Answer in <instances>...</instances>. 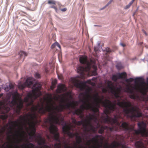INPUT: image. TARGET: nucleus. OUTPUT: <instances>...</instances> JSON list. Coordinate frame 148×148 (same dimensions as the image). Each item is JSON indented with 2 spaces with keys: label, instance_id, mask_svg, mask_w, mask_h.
<instances>
[{
  "label": "nucleus",
  "instance_id": "nucleus-24",
  "mask_svg": "<svg viewBox=\"0 0 148 148\" xmlns=\"http://www.w3.org/2000/svg\"><path fill=\"white\" fill-rule=\"evenodd\" d=\"M99 48L98 47H94V50L95 51H98L99 49Z\"/></svg>",
  "mask_w": 148,
  "mask_h": 148
},
{
  "label": "nucleus",
  "instance_id": "nucleus-38",
  "mask_svg": "<svg viewBox=\"0 0 148 148\" xmlns=\"http://www.w3.org/2000/svg\"><path fill=\"white\" fill-rule=\"evenodd\" d=\"M24 144H22L21 145V146L23 147V148H25V147H23Z\"/></svg>",
  "mask_w": 148,
  "mask_h": 148
},
{
  "label": "nucleus",
  "instance_id": "nucleus-8",
  "mask_svg": "<svg viewBox=\"0 0 148 148\" xmlns=\"http://www.w3.org/2000/svg\"><path fill=\"white\" fill-rule=\"evenodd\" d=\"M97 118V119L98 121V123H99L98 124L99 125V127H98L97 128H96V130H96L95 131H92L93 132H95L97 131V129L99 127H100V129L98 131V133L99 134H102V133H103L104 132V130L105 129H107V130L109 129V130L110 131H112L113 128H112V127H109L107 126H101L99 123V120Z\"/></svg>",
  "mask_w": 148,
  "mask_h": 148
},
{
  "label": "nucleus",
  "instance_id": "nucleus-16",
  "mask_svg": "<svg viewBox=\"0 0 148 148\" xmlns=\"http://www.w3.org/2000/svg\"><path fill=\"white\" fill-rule=\"evenodd\" d=\"M93 67L94 68V70L92 72V74L93 75L95 76L97 75V73L96 72L97 70V67L95 66L94 65H92Z\"/></svg>",
  "mask_w": 148,
  "mask_h": 148
},
{
  "label": "nucleus",
  "instance_id": "nucleus-20",
  "mask_svg": "<svg viewBox=\"0 0 148 148\" xmlns=\"http://www.w3.org/2000/svg\"><path fill=\"white\" fill-rule=\"evenodd\" d=\"M105 51L108 52H111V50L109 48H106L105 49Z\"/></svg>",
  "mask_w": 148,
  "mask_h": 148
},
{
  "label": "nucleus",
  "instance_id": "nucleus-18",
  "mask_svg": "<svg viewBox=\"0 0 148 148\" xmlns=\"http://www.w3.org/2000/svg\"><path fill=\"white\" fill-rule=\"evenodd\" d=\"M48 3L49 4H56V2L55 1L52 0L51 1L49 0L48 1Z\"/></svg>",
  "mask_w": 148,
  "mask_h": 148
},
{
  "label": "nucleus",
  "instance_id": "nucleus-6",
  "mask_svg": "<svg viewBox=\"0 0 148 148\" xmlns=\"http://www.w3.org/2000/svg\"><path fill=\"white\" fill-rule=\"evenodd\" d=\"M138 129L135 130V132L137 134L141 133L143 131L145 130L146 125L144 122L142 121L138 123Z\"/></svg>",
  "mask_w": 148,
  "mask_h": 148
},
{
  "label": "nucleus",
  "instance_id": "nucleus-34",
  "mask_svg": "<svg viewBox=\"0 0 148 148\" xmlns=\"http://www.w3.org/2000/svg\"><path fill=\"white\" fill-rule=\"evenodd\" d=\"M1 86V87H0V91L1 90V88H3L4 87H3V85H2Z\"/></svg>",
  "mask_w": 148,
  "mask_h": 148
},
{
  "label": "nucleus",
  "instance_id": "nucleus-10",
  "mask_svg": "<svg viewBox=\"0 0 148 148\" xmlns=\"http://www.w3.org/2000/svg\"><path fill=\"white\" fill-rule=\"evenodd\" d=\"M6 84V86L3 88L4 90L6 92L10 90L13 89L14 88V86L11 83L8 85H7V83Z\"/></svg>",
  "mask_w": 148,
  "mask_h": 148
},
{
  "label": "nucleus",
  "instance_id": "nucleus-27",
  "mask_svg": "<svg viewBox=\"0 0 148 148\" xmlns=\"http://www.w3.org/2000/svg\"><path fill=\"white\" fill-rule=\"evenodd\" d=\"M56 46V45L55 44V42L52 45H51V48H54Z\"/></svg>",
  "mask_w": 148,
  "mask_h": 148
},
{
  "label": "nucleus",
  "instance_id": "nucleus-15",
  "mask_svg": "<svg viewBox=\"0 0 148 148\" xmlns=\"http://www.w3.org/2000/svg\"><path fill=\"white\" fill-rule=\"evenodd\" d=\"M26 85L25 83L22 84L20 83L18 84V87L21 89H23Z\"/></svg>",
  "mask_w": 148,
  "mask_h": 148
},
{
  "label": "nucleus",
  "instance_id": "nucleus-17",
  "mask_svg": "<svg viewBox=\"0 0 148 148\" xmlns=\"http://www.w3.org/2000/svg\"><path fill=\"white\" fill-rule=\"evenodd\" d=\"M57 83V80L56 79H54L52 82V85L53 88L55 87V86Z\"/></svg>",
  "mask_w": 148,
  "mask_h": 148
},
{
  "label": "nucleus",
  "instance_id": "nucleus-41",
  "mask_svg": "<svg viewBox=\"0 0 148 148\" xmlns=\"http://www.w3.org/2000/svg\"><path fill=\"white\" fill-rule=\"evenodd\" d=\"M138 7L136 9V11H135V12H136L138 10Z\"/></svg>",
  "mask_w": 148,
  "mask_h": 148
},
{
  "label": "nucleus",
  "instance_id": "nucleus-2",
  "mask_svg": "<svg viewBox=\"0 0 148 148\" xmlns=\"http://www.w3.org/2000/svg\"><path fill=\"white\" fill-rule=\"evenodd\" d=\"M93 111L92 114L89 113L86 115V118H84V119H82L81 121H77L75 119H73L72 122L73 123L77 125H82L83 126L84 132L81 133V135L77 132L74 133L70 132L66 123L65 125L63 126L62 130L64 134H67L70 138L75 137L76 142H74L73 147H74V144H75L78 147L80 146V144H82L87 148L86 145L82 141V139H84V136L87 134L88 132L95 131L96 128L99 126L95 111L94 110Z\"/></svg>",
  "mask_w": 148,
  "mask_h": 148
},
{
  "label": "nucleus",
  "instance_id": "nucleus-30",
  "mask_svg": "<svg viewBox=\"0 0 148 148\" xmlns=\"http://www.w3.org/2000/svg\"><path fill=\"white\" fill-rule=\"evenodd\" d=\"M110 3L108 2L105 6V7L106 8L107 6H108L109 5H110Z\"/></svg>",
  "mask_w": 148,
  "mask_h": 148
},
{
  "label": "nucleus",
  "instance_id": "nucleus-40",
  "mask_svg": "<svg viewBox=\"0 0 148 148\" xmlns=\"http://www.w3.org/2000/svg\"><path fill=\"white\" fill-rule=\"evenodd\" d=\"M106 8V7H105V6H104V7H103L102 8H101V10H103L104 9V8Z\"/></svg>",
  "mask_w": 148,
  "mask_h": 148
},
{
  "label": "nucleus",
  "instance_id": "nucleus-11",
  "mask_svg": "<svg viewBox=\"0 0 148 148\" xmlns=\"http://www.w3.org/2000/svg\"><path fill=\"white\" fill-rule=\"evenodd\" d=\"M119 125L121 126V127L125 131H128L129 130L130 128L128 127V123L126 122H123L121 125Z\"/></svg>",
  "mask_w": 148,
  "mask_h": 148
},
{
  "label": "nucleus",
  "instance_id": "nucleus-21",
  "mask_svg": "<svg viewBox=\"0 0 148 148\" xmlns=\"http://www.w3.org/2000/svg\"><path fill=\"white\" fill-rule=\"evenodd\" d=\"M131 5L129 3L128 5H126L124 9H128Z\"/></svg>",
  "mask_w": 148,
  "mask_h": 148
},
{
  "label": "nucleus",
  "instance_id": "nucleus-26",
  "mask_svg": "<svg viewBox=\"0 0 148 148\" xmlns=\"http://www.w3.org/2000/svg\"><path fill=\"white\" fill-rule=\"evenodd\" d=\"M148 55H147L143 59H142V60L143 61L145 59L148 62V58H147Z\"/></svg>",
  "mask_w": 148,
  "mask_h": 148
},
{
  "label": "nucleus",
  "instance_id": "nucleus-4",
  "mask_svg": "<svg viewBox=\"0 0 148 148\" xmlns=\"http://www.w3.org/2000/svg\"><path fill=\"white\" fill-rule=\"evenodd\" d=\"M80 63L84 65V66H79L77 69V71L79 75L81 78H84L85 77L84 72H89L92 67V63L93 61L90 60V62L88 60L87 57L85 56H82L80 57L79 59Z\"/></svg>",
  "mask_w": 148,
  "mask_h": 148
},
{
  "label": "nucleus",
  "instance_id": "nucleus-36",
  "mask_svg": "<svg viewBox=\"0 0 148 148\" xmlns=\"http://www.w3.org/2000/svg\"><path fill=\"white\" fill-rule=\"evenodd\" d=\"M146 82H147V84H148V77L147 78Z\"/></svg>",
  "mask_w": 148,
  "mask_h": 148
},
{
  "label": "nucleus",
  "instance_id": "nucleus-43",
  "mask_svg": "<svg viewBox=\"0 0 148 148\" xmlns=\"http://www.w3.org/2000/svg\"><path fill=\"white\" fill-rule=\"evenodd\" d=\"M136 12H134V13L133 14V16H134V14H135Z\"/></svg>",
  "mask_w": 148,
  "mask_h": 148
},
{
  "label": "nucleus",
  "instance_id": "nucleus-12",
  "mask_svg": "<svg viewBox=\"0 0 148 148\" xmlns=\"http://www.w3.org/2000/svg\"><path fill=\"white\" fill-rule=\"evenodd\" d=\"M25 83L26 85H27V86H29L33 84L32 81L30 80L29 77L27 79Z\"/></svg>",
  "mask_w": 148,
  "mask_h": 148
},
{
  "label": "nucleus",
  "instance_id": "nucleus-1",
  "mask_svg": "<svg viewBox=\"0 0 148 148\" xmlns=\"http://www.w3.org/2000/svg\"><path fill=\"white\" fill-rule=\"evenodd\" d=\"M134 81L135 84L139 83L138 88L136 85L126 87H122L120 86L117 87L114 86L111 81H108L107 87L110 90L111 94L116 99L115 101L113 102L108 99H105L103 96L100 98L97 94L93 99L92 104H90L87 97V92H85L80 93L78 96L79 99L78 102L82 103L80 106L82 111L77 109L73 114H76L79 115L81 118L82 119L84 117L82 112L83 110L89 109L90 108L92 109L95 106H98L101 104L105 108L100 118V120L103 123L111 125L115 124L119 125L117 115H114L113 118L110 117L108 115L115 111H117L118 109L116 107V105L123 108V112L128 117L133 118L142 116V114L140 110L134 106L132 103L127 100L126 98H123L122 97L121 94L123 92L130 94L129 97L133 99H135V92L138 90L144 94L147 93L148 91V87L145 84V82L143 77H137L134 79L130 77L125 79L126 82L129 84Z\"/></svg>",
  "mask_w": 148,
  "mask_h": 148
},
{
  "label": "nucleus",
  "instance_id": "nucleus-22",
  "mask_svg": "<svg viewBox=\"0 0 148 148\" xmlns=\"http://www.w3.org/2000/svg\"><path fill=\"white\" fill-rule=\"evenodd\" d=\"M50 8H54L55 9V11H56V12H57V8L54 5H53V6H51Z\"/></svg>",
  "mask_w": 148,
  "mask_h": 148
},
{
  "label": "nucleus",
  "instance_id": "nucleus-28",
  "mask_svg": "<svg viewBox=\"0 0 148 148\" xmlns=\"http://www.w3.org/2000/svg\"><path fill=\"white\" fill-rule=\"evenodd\" d=\"M67 9L66 8H64L61 9L60 10L62 12H65L66 10Z\"/></svg>",
  "mask_w": 148,
  "mask_h": 148
},
{
  "label": "nucleus",
  "instance_id": "nucleus-23",
  "mask_svg": "<svg viewBox=\"0 0 148 148\" xmlns=\"http://www.w3.org/2000/svg\"><path fill=\"white\" fill-rule=\"evenodd\" d=\"M55 44L56 46L58 47L59 48H60V46L58 43L57 42H55Z\"/></svg>",
  "mask_w": 148,
  "mask_h": 148
},
{
  "label": "nucleus",
  "instance_id": "nucleus-3",
  "mask_svg": "<svg viewBox=\"0 0 148 148\" xmlns=\"http://www.w3.org/2000/svg\"><path fill=\"white\" fill-rule=\"evenodd\" d=\"M23 107L22 103L21 102L18 103L14 96L12 97L11 101H8L7 105H5L3 102L0 103V113L3 114L0 115V119L4 120L7 119L8 116L5 114L8 112L11 109L16 110V112L18 114H19L21 109Z\"/></svg>",
  "mask_w": 148,
  "mask_h": 148
},
{
  "label": "nucleus",
  "instance_id": "nucleus-37",
  "mask_svg": "<svg viewBox=\"0 0 148 148\" xmlns=\"http://www.w3.org/2000/svg\"><path fill=\"white\" fill-rule=\"evenodd\" d=\"M3 95V93H1V94H0V98Z\"/></svg>",
  "mask_w": 148,
  "mask_h": 148
},
{
  "label": "nucleus",
  "instance_id": "nucleus-35",
  "mask_svg": "<svg viewBox=\"0 0 148 148\" xmlns=\"http://www.w3.org/2000/svg\"><path fill=\"white\" fill-rule=\"evenodd\" d=\"M143 32L144 34H145V35H147V33L144 30H143Z\"/></svg>",
  "mask_w": 148,
  "mask_h": 148
},
{
  "label": "nucleus",
  "instance_id": "nucleus-39",
  "mask_svg": "<svg viewBox=\"0 0 148 148\" xmlns=\"http://www.w3.org/2000/svg\"><path fill=\"white\" fill-rule=\"evenodd\" d=\"M113 1V0H110L109 1V2L110 4L111 3V2Z\"/></svg>",
  "mask_w": 148,
  "mask_h": 148
},
{
  "label": "nucleus",
  "instance_id": "nucleus-42",
  "mask_svg": "<svg viewBox=\"0 0 148 148\" xmlns=\"http://www.w3.org/2000/svg\"><path fill=\"white\" fill-rule=\"evenodd\" d=\"M115 144H113V147H115Z\"/></svg>",
  "mask_w": 148,
  "mask_h": 148
},
{
  "label": "nucleus",
  "instance_id": "nucleus-13",
  "mask_svg": "<svg viewBox=\"0 0 148 148\" xmlns=\"http://www.w3.org/2000/svg\"><path fill=\"white\" fill-rule=\"evenodd\" d=\"M20 57H25L27 56V54L25 52L21 51L18 53Z\"/></svg>",
  "mask_w": 148,
  "mask_h": 148
},
{
  "label": "nucleus",
  "instance_id": "nucleus-7",
  "mask_svg": "<svg viewBox=\"0 0 148 148\" xmlns=\"http://www.w3.org/2000/svg\"><path fill=\"white\" fill-rule=\"evenodd\" d=\"M126 77V73L125 72L119 73L118 75H113L112 77V79L116 82L118 79H124Z\"/></svg>",
  "mask_w": 148,
  "mask_h": 148
},
{
  "label": "nucleus",
  "instance_id": "nucleus-9",
  "mask_svg": "<svg viewBox=\"0 0 148 148\" xmlns=\"http://www.w3.org/2000/svg\"><path fill=\"white\" fill-rule=\"evenodd\" d=\"M66 90L65 86L62 84H59L58 86L56 92L60 93L64 92Z\"/></svg>",
  "mask_w": 148,
  "mask_h": 148
},
{
  "label": "nucleus",
  "instance_id": "nucleus-14",
  "mask_svg": "<svg viewBox=\"0 0 148 148\" xmlns=\"http://www.w3.org/2000/svg\"><path fill=\"white\" fill-rule=\"evenodd\" d=\"M116 67L118 70H120L123 68V66L121 63H118L117 64Z\"/></svg>",
  "mask_w": 148,
  "mask_h": 148
},
{
  "label": "nucleus",
  "instance_id": "nucleus-32",
  "mask_svg": "<svg viewBox=\"0 0 148 148\" xmlns=\"http://www.w3.org/2000/svg\"><path fill=\"white\" fill-rule=\"evenodd\" d=\"M120 45H121L123 47H124L125 46V45L123 43H120Z\"/></svg>",
  "mask_w": 148,
  "mask_h": 148
},
{
  "label": "nucleus",
  "instance_id": "nucleus-29",
  "mask_svg": "<svg viewBox=\"0 0 148 148\" xmlns=\"http://www.w3.org/2000/svg\"><path fill=\"white\" fill-rule=\"evenodd\" d=\"M134 0H132L129 3L131 5H132V4L133 3V2H134Z\"/></svg>",
  "mask_w": 148,
  "mask_h": 148
},
{
  "label": "nucleus",
  "instance_id": "nucleus-33",
  "mask_svg": "<svg viewBox=\"0 0 148 148\" xmlns=\"http://www.w3.org/2000/svg\"><path fill=\"white\" fill-rule=\"evenodd\" d=\"M94 26H95V27H96V26L101 27V25H94Z\"/></svg>",
  "mask_w": 148,
  "mask_h": 148
},
{
  "label": "nucleus",
  "instance_id": "nucleus-25",
  "mask_svg": "<svg viewBox=\"0 0 148 148\" xmlns=\"http://www.w3.org/2000/svg\"><path fill=\"white\" fill-rule=\"evenodd\" d=\"M100 41H98L97 42V44L99 48H100L101 47V46L100 45Z\"/></svg>",
  "mask_w": 148,
  "mask_h": 148
},
{
  "label": "nucleus",
  "instance_id": "nucleus-44",
  "mask_svg": "<svg viewBox=\"0 0 148 148\" xmlns=\"http://www.w3.org/2000/svg\"><path fill=\"white\" fill-rule=\"evenodd\" d=\"M58 77L59 78V76H58Z\"/></svg>",
  "mask_w": 148,
  "mask_h": 148
},
{
  "label": "nucleus",
  "instance_id": "nucleus-19",
  "mask_svg": "<svg viewBox=\"0 0 148 148\" xmlns=\"http://www.w3.org/2000/svg\"><path fill=\"white\" fill-rule=\"evenodd\" d=\"M34 76L35 78H38L40 77V75L38 73H36L34 74Z\"/></svg>",
  "mask_w": 148,
  "mask_h": 148
},
{
  "label": "nucleus",
  "instance_id": "nucleus-31",
  "mask_svg": "<svg viewBox=\"0 0 148 148\" xmlns=\"http://www.w3.org/2000/svg\"><path fill=\"white\" fill-rule=\"evenodd\" d=\"M110 3L108 2L105 6V7L106 8L107 6H108L109 5H110Z\"/></svg>",
  "mask_w": 148,
  "mask_h": 148
},
{
  "label": "nucleus",
  "instance_id": "nucleus-5",
  "mask_svg": "<svg viewBox=\"0 0 148 148\" xmlns=\"http://www.w3.org/2000/svg\"><path fill=\"white\" fill-rule=\"evenodd\" d=\"M93 79L92 78L91 79H89L86 81H84L79 82L76 84V86L77 87L79 88L80 90H83L86 83H88L89 84H94L91 82V80Z\"/></svg>",
  "mask_w": 148,
  "mask_h": 148
}]
</instances>
